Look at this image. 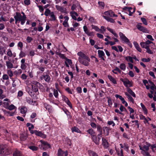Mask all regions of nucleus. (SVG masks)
Returning a JSON list of instances; mask_svg holds the SVG:
<instances>
[{"mask_svg": "<svg viewBox=\"0 0 156 156\" xmlns=\"http://www.w3.org/2000/svg\"><path fill=\"white\" fill-rule=\"evenodd\" d=\"M41 85V84L37 81L33 80L31 82V84L27 86L26 91L31 96H33L34 94V92L38 91L37 87Z\"/></svg>", "mask_w": 156, "mask_h": 156, "instance_id": "f257e3e1", "label": "nucleus"}, {"mask_svg": "<svg viewBox=\"0 0 156 156\" xmlns=\"http://www.w3.org/2000/svg\"><path fill=\"white\" fill-rule=\"evenodd\" d=\"M77 55L78 56V61L80 63L86 66L89 65L90 59L87 55L81 51L78 52Z\"/></svg>", "mask_w": 156, "mask_h": 156, "instance_id": "f03ea898", "label": "nucleus"}, {"mask_svg": "<svg viewBox=\"0 0 156 156\" xmlns=\"http://www.w3.org/2000/svg\"><path fill=\"white\" fill-rule=\"evenodd\" d=\"M21 14L19 12H16V15L14 16V18L15 20V23L17 24L18 23H19L20 22L21 24L23 25L25 23L27 17L24 13L22 12Z\"/></svg>", "mask_w": 156, "mask_h": 156, "instance_id": "7ed1b4c3", "label": "nucleus"}, {"mask_svg": "<svg viewBox=\"0 0 156 156\" xmlns=\"http://www.w3.org/2000/svg\"><path fill=\"white\" fill-rule=\"evenodd\" d=\"M150 144L146 142L143 144L139 145L140 149L141 150V153L144 156H151L150 154L147 152L149 149Z\"/></svg>", "mask_w": 156, "mask_h": 156, "instance_id": "20e7f679", "label": "nucleus"}, {"mask_svg": "<svg viewBox=\"0 0 156 156\" xmlns=\"http://www.w3.org/2000/svg\"><path fill=\"white\" fill-rule=\"evenodd\" d=\"M10 151L6 145H2L0 146V154L1 156L9 154Z\"/></svg>", "mask_w": 156, "mask_h": 156, "instance_id": "39448f33", "label": "nucleus"}, {"mask_svg": "<svg viewBox=\"0 0 156 156\" xmlns=\"http://www.w3.org/2000/svg\"><path fill=\"white\" fill-rule=\"evenodd\" d=\"M142 23H138L136 25L137 28L143 33L149 34L150 33L149 30L146 27L142 26Z\"/></svg>", "mask_w": 156, "mask_h": 156, "instance_id": "423d86ee", "label": "nucleus"}, {"mask_svg": "<svg viewBox=\"0 0 156 156\" xmlns=\"http://www.w3.org/2000/svg\"><path fill=\"white\" fill-rule=\"evenodd\" d=\"M120 80L123 83L124 85L126 87H130L133 86L132 81H129L127 78L121 79Z\"/></svg>", "mask_w": 156, "mask_h": 156, "instance_id": "0eeeda50", "label": "nucleus"}, {"mask_svg": "<svg viewBox=\"0 0 156 156\" xmlns=\"http://www.w3.org/2000/svg\"><path fill=\"white\" fill-rule=\"evenodd\" d=\"M55 7L56 9L59 11L65 14H67L68 13L67 9L66 8L58 5H56Z\"/></svg>", "mask_w": 156, "mask_h": 156, "instance_id": "6e6552de", "label": "nucleus"}, {"mask_svg": "<svg viewBox=\"0 0 156 156\" xmlns=\"http://www.w3.org/2000/svg\"><path fill=\"white\" fill-rule=\"evenodd\" d=\"M119 34L121 39L122 41L126 43H128L129 42V40L121 32H119Z\"/></svg>", "mask_w": 156, "mask_h": 156, "instance_id": "1a4fd4ad", "label": "nucleus"}, {"mask_svg": "<svg viewBox=\"0 0 156 156\" xmlns=\"http://www.w3.org/2000/svg\"><path fill=\"white\" fill-rule=\"evenodd\" d=\"M104 14L106 16L111 17H117V15H115L114 12L111 10L105 12H104Z\"/></svg>", "mask_w": 156, "mask_h": 156, "instance_id": "9d476101", "label": "nucleus"}, {"mask_svg": "<svg viewBox=\"0 0 156 156\" xmlns=\"http://www.w3.org/2000/svg\"><path fill=\"white\" fill-rule=\"evenodd\" d=\"M64 154H65V156H67L68 155V152L67 151L64 152L60 148L58 149L57 156H63Z\"/></svg>", "mask_w": 156, "mask_h": 156, "instance_id": "9b49d317", "label": "nucleus"}, {"mask_svg": "<svg viewBox=\"0 0 156 156\" xmlns=\"http://www.w3.org/2000/svg\"><path fill=\"white\" fill-rule=\"evenodd\" d=\"M70 14L73 19L75 20H76V16H78V15L77 12L74 11H72L70 12Z\"/></svg>", "mask_w": 156, "mask_h": 156, "instance_id": "f8f14e48", "label": "nucleus"}, {"mask_svg": "<svg viewBox=\"0 0 156 156\" xmlns=\"http://www.w3.org/2000/svg\"><path fill=\"white\" fill-rule=\"evenodd\" d=\"M21 68L23 70H25L27 68V66L25 62V59H22L21 60Z\"/></svg>", "mask_w": 156, "mask_h": 156, "instance_id": "ddd939ff", "label": "nucleus"}, {"mask_svg": "<svg viewBox=\"0 0 156 156\" xmlns=\"http://www.w3.org/2000/svg\"><path fill=\"white\" fill-rule=\"evenodd\" d=\"M98 52L99 57L104 61L105 59L104 58V56H105V54L104 51L102 50H99L98 51Z\"/></svg>", "mask_w": 156, "mask_h": 156, "instance_id": "4468645a", "label": "nucleus"}, {"mask_svg": "<svg viewBox=\"0 0 156 156\" xmlns=\"http://www.w3.org/2000/svg\"><path fill=\"white\" fill-rule=\"evenodd\" d=\"M4 102L3 103V106L5 108H7L9 105V102H10V101L7 98L3 100Z\"/></svg>", "mask_w": 156, "mask_h": 156, "instance_id": "2eb2a0df", "label": "nucleus"}, {"mask_svg": "<svg viewBox=\"0 0 156 156\" xmlns=\"http://www.w3.org/2000/svg\"><path fill=\"white\" fill-rule=\"evenodd\" d=\"M123 9L124 10H127L129 12V16H131L133 13L135 11V9H134L133 12L131 11V10H132V8L131 7H125L123 8Z\"/></svg>", "mask_w": 156, "mask_h": 156, "instance_id": "dca6fc26", "label": "nucleus"}, {"mask_svg": "<svg viewBox=\"0 0 156 156\" xmlns=\"http://www.w3.org/2000/svg\"><path fill=\"white\" fill-rule=\"evenodd\" d=\"M36 133L35 135L37 136H40L42 138H45L46 137V135H45L41 131H38L37 130H36V131H35Z\"/></svg>", "mask_w": 156, "mask_h": 156, "instance_id": "f3484780", "label": "nucleus"}, {"mask_svg": "<svg viewBox=\"0 0 156 156\" xmlns=\"http://www.w3.org/2000/svg\"><path fill=\"white\" fill-rule=\"evenodd\" d=\"M87 132L90 135L91 137L96 135L94 130L91 128H90L87 131Z\"/></svg>", "mask_w": 156, "mask_h": 156, "instance_id": "a211bd4d", "label": "nucleus"}, {"mask_svg": "<svg viewBox=\"0 0 156 156\" xmlns=\"http://www.w3.org/2000/svg\"><path fill=\"white\" fill-rule=\"evenodd\" d=\"M27 108L24 106L20 108V112L23 115V116L25 117V114L27 112Z\"/></svg>", "mask_w": 156, "mask_h": 156, "instance_id": "6ab92c4d", "label": "nucleus"}, {"mask_svg": "<svg viewBox=\"0 0 156 156\" xmlns=\"http://www.w3.org/2000/svg\"><path fill=\"white\" fill-rule=\"evenodd\" d=\"M92 140L94 141L96 144H99V141L101 139L100 137H98V140H97V136L95 135L94 136L91 137Z\"/></svg>", "mask_w": 156, "mask_h": 156, "instance_id": "aec40b11", "label": "nucleus"}, {"mask_svg": "<svg viewBox=\"0 0 156 156\" xmlns=\"http://www.w3.org/2000/svg\"><path fill=\"white\" fill-rule=\"evenodd\" d=\"M6 64L7 69H11L13 68V64L9 61H6Z\"/></svg>", "mask_w": 156, "mask_h": 156, "instance_id": "412c9836", "label": "nucleus"}, {"mask_svg": "<svg viewBox=\"0 0 156 156\" xmlns=\"http://www.w3.org/2000/svg\"><path fill=\"white\" fill-rule=\"evenodd\" d=\"M26 100L27 102L30 104L34 105L36 103L35 101H33L32 99L29 97H26Z\"/></svg>", "mask_w": 156, "mask_h": 156, "instance_id": "4be33fe9", "label": "nucleus"}, {"mask_svg": "<svg viewBox=\"0 0 156 156\" xmlns=\"http://www.w3.org/2000/svg\"><path fill=\"white\" fill-rule=\"evenodd\" d=\"M133 44L135 47L136 49L140 52H141L142 50L140 47L139 45L137 43L136 41H134L133 42Z\"/></svg>", "mask_w": 156, "mask_h": 156, "instance_id": "5701e85b", "label": "nucleus"}, {"mask_svg": "<svg viewBox=\"0 0 156 156\" xmlns=\"http://www.w3.org/2000/svg\"><path fill=\"white\" fill-rule=\"evenodd\" d=\"M125 94L127 96L128 100L133 103H134V100L132 97L127 92H125Z\"/></svg>", "mask_w": 156, "mask_h": 156, "instance_id": "b1692460", "label": "nucleus"}, {"mask_svg": "<svg viewBox=\"0 0 156 156\" xmlns=\"http://www.w3.org/2000/svg\"><path fill=\"white\" fill-rule=\"evenodd\" d=\"M140 105L142 107L144 113L145 115H147L148 113V111L145 105L142 103H140Z\"/></svg>", "mask_w": 156, "mask_h": 156, "instance_id": "393cba45", "label": "nucleus"}, {"mask_svg": "<svg viewBox=\"0 0 156 156\" xmlns=\"http://www.w3.org/2000/svg\"><path fill=\"white\" fill-rule=\"evenodd\" d=\"M65 64L66 66V67H69V65H71L72 64V60L70 59L66 58V61L65 62Z\"/></svg>", "mask_w": 156, "mask_h": 156, "instance_id": "a878e982", "label": "nucleus"}, {"mask_svg": "<svg viewBox=\"0 0 156 156\" xmlns=\"http://www.w3.org/2000/svg\"><path fill=\"white\" fill-rule=\"evenodd\" d=\"M40 142H41L42 145L46 148H48L50 147V145L49 144H48L47 142L42 140H41L40 141Z\"/></svg>", "mask_w": 156, "mask_h": 156, "instance_id": "bb28decb", "label": "nucleus"}, {"mask_svg": "<svg viewBox=\"0 0 156 156\" xmlns=\"http://www.w3.org/2000/svg\"><path fill=\"white\" fill-rule=\"evenodd\" d=\"M115 150L116 151L117 154L119 156H123V151L121 149L120 150L119 149H117L116 148H115Z\"/></svg>", "mask_w": 156, "mask_h": 156, "instance_id": "cd10ccee", "label": "nucleus"}, {"mask_svg": "<svg viewBox=\"0 0 156 156\" xmlns=\"http://www.w3.org/2000/svg\"><path fill=\"white\" fill-rule=\"evenodd\" d=\"M102 145L105 148L108 147V143L106 140L104 138H102Z\"/></svg>", "mask_w": 156, "mask_h": 156, "instance_id": "c85d7f7f", "label": "nucleus"}, {"mask_svg": "<svg viewBox=\"0 0 156 156\" xmlns=\"http://www.w3.org/2000/svg\"><path fill=\"white\" fill-rule=\"evenodd\" d=\"M108 79L114 84H116L117 82L114 78L112 77L111 75H108Z\"/></svg>", "mask_w": 156, "mask_h": 156, "instance_id": "c756f323", "label": "nucleus"}, {"mask_svg": "<svg viewBox=\"0 0 156 156\" xmlns=\"http://www.w3.org/2000/svg\"><path fill=\"white\" fill-rule=\"evenodd\" d=\"M140 119L144 120V122L145 124L146 123H149L148 119H147L144 116L142 115H141L140 116Z\"/></svg>", "mask_w": 156, "mask_h": 156, "instance_id": "7c9ffc66", "label": "nucleus"}, {"mask_svg": "<svg viewBox=\"0 0 156 156\" xmlns=\"http://www.w3.org/2000/svg\"><path fill=\"white\" fill-rule=\"evenodd\" d=\"M13 156H23V155L20 151L16 150L13 153Z\"/></svg>", "mask_w": 156, "mask_h": 156, "instance_id": "2f4dec72", "label": "nucleus"}, {"mask_svg": "<svg viewBox=\"0 0 156 156\" xmlns=\"http://www.w3.org/2000/svg\"><path fill=\"white\" fill-rule=\"evenodd\" d=\"M127 90L128 93L130 94L133 97H136V95L133 90L130 88H128L127 89Z\"/></svg>", "mask_w": 156, "mask_h": 156, "instance_id": "473e14b6", "label": "nucleus"}, {"mask_svg": "<svg viewBox=\"0 0 156 156\" xmlns=\"http://www.w3.org/2000/svg\"><path fill=\"white\" fill-rule=\"evenodd\" d=\"M72 131L73 132H75L77 133H81V132L80 130V129L77 127H74L72 128Z\"/></svg>", "mask_w": 156, "mask_h": 156, "instance_id": "72a5a7b5", "label": "nucleus"}, {"mask_svg": "<svg viewBox=\"0 0 156 156\" xmlns=\"http://www.w3.org/2000/svg\"><path fill=\"white\" fill-rule=\"evenodd\" d=\"M11 69H7V75L10 77H12L13 75V73Z\"/></svg>", "mask_w": 156, "mask_h": 156, "instance_id": "f704fd0d", "label": "nucleus"}, {"mask_svg": "<svg viewBox=\"0 0 156 156\" xmlns=\"http://www.w3.org/2000/svg\"><path fill=\"white\" fill-rule=\"evenodd\" d=\"M88 153L90 156H98L97 154L91 150H88Z\"/></svg>", "mask_w": 156, "mask_h": 156, "instance_id": "c9c22d12", "label": "nucleus"}, {"mask_svg": "<svg viewBox=\"0 0 156 156\" xmlns=\"http://www.w3.org/2000/svg\"><path fill=\"white\" fill-rule=\"evenodd\" d=\"M7 108L9 110L11 111L13 109H15L16 110L17 108L16 107L14 106L13 105L11 104L10 105H9Z\"/></svg>", "mask_w": 156, "mask_h": 156, "instance_id": "e433bc0d", "label": "nucleus"}, {"mask_svg": "<svg viewBox=\"0 0 156 156\" xmlns=\"http://www.w3.org/2000/svg\"><path fill=\"white\" fill-rule=\"evenodd\" d=\"M103 17L104 19H106L108 22H110L112 23H113L114 22V20L111 18L108 17L104 16H103Z\"/></svg>", "mask_w": 156, "mask_h": 156, "instance_id": "4c0bfd02", "label": "nucleus"}, {"mask_svg": "<svg viewBox=\"0 0 156 156\" xmlns=\"http://www.w3.org/2000/svg\"><path fill=\"white\" fill-rule=\"evenodd\" d=\"M5 48L2 46H0V54L2 55L5 53Z\"/></svg>", "mask_w": 156, "mask_h": 156, "instance_id": "58836bf2", "label": "nucleus"}, {"mask_svg": "<svg viewBox=\"0 0 156 156\" xmlns=\"http://www.w3.org/2000/svg\"><path fill=\"white\" fill-rule=\"evenodd\" d=\"M120 69L124 71L126 69V65L125 63H121L119 66Z\"/></svg>", "mask_w": 156, "mask_h": 156, "instance_id": "ea45409f", "label": "nucleus"}, {"mask_svg": "<svg viewBox=\"0 0 156 156\" xmlns=\"http://www.w3.org/2000/svg\"><path fill=\"white\" fill-rule=\"evenodd\" d=\"M140 45L141 47L143 48H145L146 49L147 48H148L149 46L147 45L144 42H142L140 43Z\"/></svg>", "mask_w": 156, "mask_h": 156, "instance_id": "a19ab883", "label": "nucleus"}, {"mask_svg": "<svg viewBox=\"0 0 156 156\" xmlns=\"http://www.w3.org/2000/svg\"><path fill=\"white\" fill-rule=\"evenodd\" d=\"M91 26L92 27V28L94 30L96 31H100V29L97 26L94 25H92Z\"/></svg>", "mask_w": 156, "mask_h": 156, "instance_id": "79ce46f5", "label": "nucleus"}, {"mask_svg": "<svg viewBox=\"0 0 156 156\" xmlns=\"http://www.w3.org/2000/svg\"><path fill=\"white\" fill-rule=\"evenodd\" d=\"M27 135L22 134L20 136V139L21 140L24 141L27 139Z\"/></svg>", "mask_w": 156, "mask_h": 156, "instance_id": "37998d69", "label": "nucleus"}, {"mask_svg": "<svg viewBox=\"0 0 156 156\" xmlns=\"http://www.w3.org/2000/svg\"><path fill=\"white\" fill-rule=\"evenodd\" d=\"M29 148L31 150L33 151H37L38 149V148L37 147H36L34 146H29Z\"/></svg>", "mask_w": 156, "mask_h": 156, "instance_id": "c03bdc74", "label": "nucleus"}, {"mask_svg": "<svg viewBox=\"0 0 156 156\" xmlns=\"http://www.w3.org/2000/svg\"><path fill=\"white\" fill-rule=\"evenodd\" d=\"M51 11L50 9H47L44 12V14L46 16H48L50 15L51 13Z\"/></svg>", "mask_w": 156, "mask_h": 156, "instance_id": "a18cd8bd", "label": "nucleus"}, {"mask_svg": "<svg viewBox=\"0 0 156 156\" xmlns=\"http://www.w3.org/2000/svg\"><path fill=\"white\" fill-rule=\"evenodd\" d=\"M125 59L127 61L133 63V58L130 56L126 57Z\"/></svg>", "mask_w": 156, "mask_h": 156, "instance_id": "49530a36", "label": "nucleus"}, {"mask_svg": "<svg viewBox=\"0 0 156 156\" xmlns=\"http://www.w3.org/2000/svg\"><path fill=\"white\" fill-rule=\"evenodd\" d=\"M43 77L44 80L48 82L50 80V77L48 75H45Z\"/></svg>", "mask_w": 156, "mask_h": 156, "instance_id": "de8ad7c7", "label": "nucleus"}, {"mask_svg": "<svg viewBox=\"0 0 156 156\" xmlns=\"http://www.w3.org/2000/svg\"><path fill=\"white\" fill-rule=\"evenodd\" d=\"M50 17L51 18V20H56V17L55 15H54V12H52L50 14Z\"/></svg>", "mask_w": 156, "mask_h": 156, "instance_id": "09e8293b", "label": "nucleus"}, {"mask_svg": "<svg viewBox=\"0 0 156 156\" xmlns=\"http://www.w3.org/2000/svg\"><path fill=\"white\" fill-rule=\"evenodd\" d=\"M7 55L9 57H12L13 54L10 49H8L7 50Z\"/></svg>", "mask_w": 156, "mask_h": 156, "instance_id": "8fccbe9b", "label": "nucleus"}, {"mask_svg": "<svg viewBox=\"0 0 156 156\" xmlns=\"http://www.w3.org/2000/svg\"><path fill=\"white\" fill-rule=\"evenodd\" d=\"M98 3L100 8L101 9H103L105 6L104 2H99Z\"/></svg>", "mask_w": 156, "mask_h": 156, "instance_id": "3c124183", "label": "nucleus"}, {"mask_svg": "<svg viewBox=\"0 0 156 156\" xmlns=\"http://www.w3.org/2000/svg\"><path fill=\"white\" fill-rule=\"evenodd\" d=\"M106 31L105 27L103 26H102L101 27V28L100 29V32L101 33L104 34V32Z\"/></svg>", "mask_w": 156, "mask_h": 156, "instance_id": "603ef678", "label": "nucleus"}, {"mask_svg": "<svg viewBox=\"0 0 156 156\" xmlns=\"http://www.w3.org/2000/svg\"><path fill=\"white\" fill-rule=\"evenodd\" d=\"M54 95L56 98H58V92L57 90L54 89L53 90Z\"/></svg>", "mask_w": 156, "mask_h": 156, "instance_id": "864d4df0", "label": "nucleus"}, {"mask_svg": "<svg viewBox=\"0 0 156 156\" xmlns=\"http://www.w3.org/2000/svg\"><path fill=\"white\" fill-rule=\"evenodd\" d=\"M89 20L92 23H95L96 22L95 20L92 17H89Z\"/></svg>", "mask_w": 156, "mask_h": 156, "instance_id": "5fc2aeb1", "label": "nucleus"}, {"mask_svg": "<svg viewBox=\"0 0 156 156\" xmlns=\"http://www.w3.org/2000/svg\"><path fill=\"white\" fill-rule=\"evenodd\" d=\"M33 40V38L31 37L28 36L26 39L27 42L28 43H30Z\"/></svg>", "mask_w": 156, "mask_h": 156, "instance_id": "6e6d98bb", "label": "nucleus"}, {"mask_svg": "<svg viewBox=\"0 0 156 156\" xmlns=\"http://www.w3.org/2000/svg\"><path fill=\"white\" fill-rule=\"evenodd\" d=\"M141 20L144 24L145 25H147V22L146 19L144 18H141Z\"/></svg>", "mask_w": 156, "mask_h": 156, "instance_id": "4d7b16f0", "label": "nucleus"}, {"mask_svg": "<svg viewBox=\"0 0 156 156\" xmlns=\"http://www.w3.org/2000/svg\"><path fill=\"white\" fill-rule=\"evenodd\" d=\"M124 149L125 150H126L127 152H128L129 147L128 144H127L126 143H124Z\"/></svg>", "mask_w": 156, "mask_h": 156, "instance_id": "13d9d810", "label": "nucleus"}, {"mask_svg": "<svg viewBox=\"0 0 156 156\" xmlns=\"http://www.w3.org/2000/svg\"><path fill=\"white\" fill-rule=\"evenodd\" d=\"M97 130L100 132V135H101L102 134V128L100 125H98L97 126Z\"/></svg>", "mask_w": 156, "mask_h": 156, "instance_id": "bf43d9fd", "label": "nucleus"}, {"mask_svg": "<svg viewBox=\"0 0 156 156\" xmlns=\"http://www.w3.org/2000/svg\"><path fill=\"white\" fill-rule=\"evenodd\" d=\"M44 106L47 110H49L51 108V106L47 103L44 104Z\"/></svg>", "mask_w": 156, "mask_h": 156, "instance_id": "052dcab7", "label": "nucleus"}, {"mask_svg": "<svg viewBox=\"0 0 156 156\" xmlns=\"http://www.w3.org/2000/svg\"><path fill=\"white\" fill-rule=\"evenodd\" d=\"M25 54L23 51H21L19 55L20 58H22L23 57H25Z\"/></svg>", "mask_w": 156, "mask_h": 156, "instance_id": "680f3d73", "label": "nucleus"}, {"mask_svg": "<svg viewBox=\"0 0 156 156\" xmlns=\"http://www.w3.org/2000/svg\"><path fill=\"white\" fill-rule=\"evenodd\" d=\"M24 2L25 5H28L30 4V0H25Z\"/></svg>", "mask_w": 156, "mask_h": 156, "instance_id": "e2e57ef3", "label": "nucleus"}, {"mask_svg": "<svg viewBox=\"0 0 156 156\" xmlns=\"http://www.w3.org/2000/svg\"><path fill=\"white\" fill-rule=\"evenodd\" d=\"M108 102L109 106L110 107H111L112 105V100L110 98H108Z\"/></svg>", "mask_w": 156, "mask_h": 156, "instance_id": "0e129e2a", "label": "nucleus"}, {"mask_svg": "<svg viewBox=\"0 0 156 156\" xmlns=\"http://www.w3.org/2000/svg\"><path fill=\"white\" fill-rule=\"evenodd\" d=\"M9 76L6 74H4L2 76V79L4 80H8L9 79Z\"/></svg>", "mask_w": 156, "mask_h": 156, "instance_id": "69168bd1", "label": "nucleus"}, {"mask_svg": "<svg viewBox=\"0 0 156 156\" xmlns=\"http://www.w3.org/2000/svg\"><path fill=\"white\" fill-rule=\"evenodd\" d=\"M146 52L150 54H153V52L149 48V46L146 49Z\"/></svg>", "mask_w": 156, "mask_h": 156, "instance_id": "338daca9", "label": "nucleus"}, {"mask_svg": "<svg viewBox=\"0 0 156 156\" xmlns=\"http://www.w3.org/2000/svg\"><path fill=\"white\" fill-rule=\"evenodd\" d=\"M90 125L91 126V127L95 129L97 127L96 124L93 122H90Z\"/></svg>", "mask_w": 156, "mask_h": 156, "instance_id": "774afa93", "label": "nucleus"}]
</instances>
